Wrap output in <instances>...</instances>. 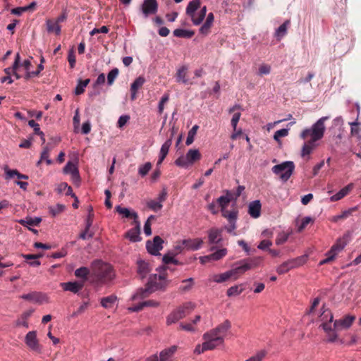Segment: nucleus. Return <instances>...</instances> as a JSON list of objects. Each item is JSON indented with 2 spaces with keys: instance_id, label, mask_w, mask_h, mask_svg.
<instances>
[{
  "instance_id": "nucleus-5",
  "label": "nucleus",
  "mask_w": 361,
  "mask_h": 361,
  "mask_svg": "<svg viewBox=\"0 0 361 361\" xmlns=\"http://www.w3.org/2000/svg\"><path fill=\"white\" fill-rule=\"evenodd\" d=\"M295 169V165L293 161H284L280 164L275 165L272 167V171L283 181H287Z\"/></svg>"
},
{
  "instance_id": "nucleus-41",
  "label": "nucleus",
  "mask_w": 361,
  "mask_h": 361,
  "mask_svg": "<svg viewBox=\"0 0 361 361\" xmlns=\"http://www.w3.org/2000/svg\"><path fill=\"white\" fill-rule=\"evenodd\" d=\"M89 274L90 269L85 267H82L75 271V276L78 278L83 279L84 281L87 279Z\"/></svg>"
},
{
  "instance_id": "nucleus-42",
  "label": "nucleus",
  "mask_w": 361,
  "mask_h": 361,
  "mask_svg": "<svg viewBox=\"0 0 361 361\" xmlns=\"http://www.w3.org/2000/svg\"><path fill=\"white\" fill-rule=\"evenodd\" d=\"M90 82V79H86L85 80H80L75 89V94L76 95L82 94L85 92V88L87 86Z\"/></svg>"
},
{
  "instance_id": "nucleus-21",
  "label": "nucleus",
  "mask_w": 361,
  "mask_h": 361,
  "mask_svg": "<svg viewBox=\"0 0 361 361\" xmlns=\"http://www.w3.org/2000/svg\"><path fill=\"white\" fill-rule=\"evenodd\" d=\"M136 226L130 229L126 233V237L128 238L132 242H138L141 240L140 237V222L135 223Z\"/></svg>"
},
{
  "instance_id": "nucleus-38",
  "label": "nucleus",
  "mask_w": 361,
  "mask_h": 361,
  "mask_svg": "<svg viewBox=\"0 0 361 361\" xmlns=\"http://www.w3.org/2000/svg\"><path fill=\"white\" fill-rule=\"evenodd\" d=\"M188 68L186 66H183L180 67L176 73V80L178 82H183L184 84L188 82V79L186 78Z\"/></svg>"
},
{
  "instance_id": "nucleus-30",
  "label": "nucleus",
  "mask_w": 361,
  "mask_h": 361,
  "mask_svg": "<svg viewBox=\"0 0 361 361\" xmlns=\"http://www.w3.org/2000/svg\"><path fill=\"white\" fill-rule=\"evenodd\" d=\"M243 261L247 266L246 268L248 270H250V269H255V268L257 267L258 266H259V264L263 261V258L261 257H253V258L245 259H243Z\"/></svg>"
},
{
  "instance_id": "nucleus-60",
  "label": "nucleus",
  "mask_w": 361,
  "mask_h": 361,
  "mask_svg": "<svg viewBox=\"0 0 361 361\" xmlns=\"http://www.w3.org/2000/svg\"><path fill=\"white\" fill-rule=\"evenodd\" d=\"M216 202L221 207V212L226 209L228 204L230 203L229 200L227 197H224V196L219 197Z\"/></svg>"
},
{
  "instance_id": "nucleus-39",
  "label": "nucleus",
  "mask_w": 361,
  "mask_h": 361,
  "mask_svg": "<svg viewBox=\"0 0 361 361\" xmlns=\"http://www.w3.org/2000/svg\"><path fill=\"white\" fill-rule=\"evenodd\" d=\"M244 290L243 284L231 286L227 290L226 294L228 297L240 295Z\"/></svg>"
},
{
  "instance_id": "nucleus-47",
  "label": "nucleus",
  "mask_w": 361,
  "mask_h": 361,
  "mask_svg": "<svg viewBox=\"0 0 361 361\" xmlns=\"http://www.w3.org/2000/svg\"><path fill=\"white\" fill-rule=\"evenodd\" d=\"M198 126L197 125H195L194 126H192V128L189 130L188 133V137H187V139H186V141H185V144L186 145L189 146L190 145L193 141H194V137H195V135H196L197 133V129H198Z\"/></svg>"
},
{
  "instance_id": "nucleus-34",
  "label": "nucleus",
  "mask_w": 361,
  "mask_h": 361,
  "mask_svg": "<svg viewBox=\"0 0 361 361\" xmlns=\"http://www.w3.org/2000/svg\"><path fill=\"white\" fill-rule=\"evenodd\" d=\"M200 7V0H192L191 1L186 8V13L191 16L192 15L196 13L197 9Z\"/></svg>"
},
{
  "instance_id": "nucleus-46",
  "label": "nucleus",
  "mask_w": 361,
  "mask_h": 361,
  "mask_svg": "<svg viewBox=\"0 0 361 361\" xmlns=\"http://www.w3.org/2000/svg\"><path fill=\"white\" fill-rule=\"evenodd\" d=\"M49 151L50 149L47 145L43 148V150L41 153L40 160L37 162V165H39L42 161H45L48 165L52 163V161L49 159Z\"/></svg>"
},
{
  "instance_id": "nucleus-50",
  "label": "nucleus",
  "mask_w": 361,
  "mask_h": 361,
  "mask_svg": "<svg viewBox=\"0 0 361 361\" xmlns=\"http://www.w3.org/2000/svg\"><path fill=\"white\" fill-rule=\"evenodd\" d=\"M66 207L61 204H57L55 207H50L49 208L50 214L53 216H56V215L63 212L65 209Z\"/></svg>"
},
{
  "instance_id": "nucleus-16",
  "label": "nucleus",
  "mask_w": 361,
  "mask_h": 361,
  "mask_svg": "<svg viewBox=\"0 0 361 361\" xmlns=\"http://www.w3.org/2000/svg\"><path fill=\"white\" fill-rule=\"evenodd\" d=\"M44 298L45 295L44 294L36 291L20 295V298L36 303H42L44 300Z\"/></svg>"
},
{
  "instance_id": "nucleus-8",
  "label": "nucleus",
  "mask_w": 361,
  "mask_h": 361,
  "mask_svg": "<svg viewBox=\"0 0 361 361\" xmlns=\"http://www.w3.org/2000/svg\"><path fill=\"white\" fill-rule=\"evenodd\" d=\"M25 343L27 346L32 351L37 353H42V346L40 345L37 338V332L35 331H29L25 337Z\"/></svg>"
},
{
  "instance_id": "nucleus-35",
  "label": "nucleus",
  "mask_w": 361,
  "mask_h": 361,
  "mask_svg": "<svg viewBox=\"0 0 361 361\" xmlns=\"http://www.w3.org/2000/svg\"><path fill=\"white\" fill-rule=\"evenodd\" d=\"M232 277L231 271H226L220 274H214L212 276V280L216 283H223Z\"/></svg>"
},
{
  "instance_id": "nucleus-7",
  "label": "nucleus",
  "mask_w": 361,
  "mask_h": 361,
  "mask_svg": "<svg viewBox=\"0 0 361 361\" xmlns=\"http://www.w3.org/2000/svg\"><path fill=\"white\" fill-rule=\"evenodd\" d=\"M203 338L204 340V349H207V350H211L216 348L218 345H221L224 339L222 338L220 336H216L211 331L205 333L203 335Z\"/></svg>"
},
{
  "instance_id": "nucleus-11",
  "label": "nucleus",
  "mask_w": 361,
  "mask_h": 361,
  "mask_svg": "<svg viewBox=\"0 0 361 361\" xmlns=\"http://www.w3.org/2000/svg\"><path fill=\"white\" fill-rule=\"evenodd\" d=\"M344 247H345V245L342 244L340 240L338 241L335 245H334L331 247L330 250L328 251V252L326 253V256H327L326 258L322 260L319 262V264L322 265V264H327V263L332 262L335 259L337 254L339 252H341L344 248Z\"/></svg>"
},
{
  "instance_id": "nucleus-44",
  "label": "nucleus",
  "mask_w": 361,
  "mask_h": 361,
  "mask_svg": "<svg viewBox=\"0 0 361 361\" xmlns=\"http://www.w3.org/2000/svg\"><path fill=\"white\" fill-rule=\"evenodd\" d=\"M245 267H247L245 263L244 262L243 260H241L239 262L238 267L230 270L231 272L232 273V276H234L238 274H242L245 273V271H248V269Z\"/></svg>"
},
{
  "instance_id": "nucleus-51",
  "label": "nucleus",
  "mask_w": 361,
  "mask_h": 361,
  "mask_svg": "<svg viewBox=\"0 0 361 361\" xmlns=\"http://www.w3.org/2000/svg\"><path fill=\"white\" fill-rule=\"evenodd\" d=\"M147 205L148 208L154 212H158L161 210L163 207L162 204H161L159 201L156 200H149L147 202Z\"/></svg>"
},
{
  "instance_id": "nucleus-31",
  "label": "nucleus",
  "mask_w": 361,
  "mask_h": 361,
  "mask_svg": "<svg viewBox=\"0 0 361 361\" xmlns=\"http://www.w3.org/2000/svg\"><path fill=\"white\" fill-rule=\"evenodd\" d=\"M307 260V256L302 255L295 259L288 260L289 267L290 269L299 267L303 265Z\"/></svg>"
},
{
  "instance_id": "nucleus-10",
  "label": "nucleus",
  "mask_w": 361,
  "mask_h": 361,
  "mask_svg": "<svg viewBox=\"0 0 361 361\" xmlns=\"http://www.w3.org/2000/svg\"><path fill=\"white\" fill-rule=\"evenodd\" d=\"M142 12L145 18L156 14L158 11L157 0H145L142 4Z\"/></svg>"
},
{
  "instance_id": "nucleus-54",
  "label": "nucleus",
  "mask_w": 361,
  "mask_h": 361,
  "mask_svg": "<svg viewBox=\"0 0 361 361\" xmlns=\"http://www.w3.org/2000/svg\"><path fill=\"white\" fill-rule=\"evenodd\" d=\"M227 253V250L225 248L218 250L217 251L213 252L210 255V257H212V260H219L220 259L223 258L224 256H226Z\"/></svg>"
},
{
  "instance_id": "nucleus-48",
  "label": "nucleus",
  "mask_w": 361,
  "mask_h": 361,
  "mask_svg": "<svg viewBox=\"0 0 361 361\" xmlns=\"http://www.w3.org/2000/svg\"><path fill=\"white\" fill-rule=\"evenodd\" d=\"M41 221L40 218H26L25 219H21L19 222L21 225L25 226V225H30V226H38L39 224Z\"/></svg>"
},
{
  "instance_id": "nucleus-33",
  "label": "nucleus",
  "mask_w": 361,
  "mask_h": 361,
  "mask_svg": "<svg viewBox=\"0 0 361 361\" xmlns=\"http://www.w3.org/2000/svg\"><path fill=\"white\" fill-rule=\"evenodd\" d=\"M5 173H6V178H12L15 176H16L18 179H25V180L28 179V176L20 173L16 169H9L6 167L5 169Z\"/></svg>"
},
{
  "instance_id": "nucleus-12",
  "label": "nucleus",
  "mask_w": 361,
  "mask_h": 361,
  "mask_svg": "<svg viewBox=\"0 0 361 361\" xmlns=\"http://www.w3.org/2000/svg\"><path fill=\"white\" fill-rule=\"evenodd\" d=\"M355 317L347 315L343 319H337L334 322V328L335 330L348 329L353 324Z\"/></svg>"
},
{
  "instance_id": "nucleus-4",
  "label": "nucleus",
  "mask_w": 361,
  "mask_h": 361,
  "mask_svg": "<svg viewBox=\"0 0 361 361\" xmlns=\"http://www.w3.org/2000/svg\"><path fill=\"white\" fill-rule=\"evenodd\" d=\"M195 304L192 302H186L178 309L172 312L166 318V324L171 325L176 323L180 319L184 318L195 309Z\"/></svg>"
},
{
  "instance_id": "nucleus-40",
  "label": "nucleus",
  "mask_w": 361,
  "mask_h": 361,
  "mask_svg": "<svg viewBox=\"0 0 361 361\" xmlns=\"http://www.w3.org/2000/svg\"><path fill=\"white\" fill-rule=\"evenodd\" d=\"M176 255H173V252H169L164 255L162 258L163 263L164 265H169V264H173L176 265L181 264L180 262H178L177 259L174 258V256Z\"/></svg>"
},
{
  "instance_id": "nucleus-6",
  "label": "nucleus",
  "mask_w": 361,
  "mask_h": 361,
  "mask_svg": "<svg viewBox=\"0 0 361 361\" xmlns=\"http://www.w3.org/2000/svg\"><path fill=\"white\" fill-rule=\"evenodd\" d=\"M201 154L198 149H190L186 153L185 156L178 157L176 161V165L180 167H187L189 164H192L194 162L201 159Z\"/></svg>"
},
{
  "instance_id": "nucleus-63",
  "label": "nucleus",
  "mask_w": 361,
  "mask_h": 361,
  "mask_svg": "<svg viewBox=\"0 0 361 361\" xmlns=\"http://www.w3.org/2000/svg\"><path fill=\"white\" fill-rule=\"evenodd\" d=\"M290 270L288 262H284L276 269V271L279 274H284Z\"/></svg>"
},
{
  "instance_id": "nucleus-3",
  "label": "nucleus",
  "mask_w": 361,
  "mask_h": 361,
  "mask_svg": "<svg viewBox=\"0 0 361 361\" xmlns=\"http://www.w3.org/2000/svg\"><path fill=\"white\" fill-rule=\"evenodd\" d=\"M92 274L97 281L107 283L115 278V271L112 266L100 260L94 261L91 265Z\"/></svg>"
},
{
  "instance_id": "nucleus-52",
  "label": "nucleus",
  "mask_w": 361,
  "mask_h": 361,
  "mask_svg": "<svg viewBox=\"0 0 361 361\" xmlns=\"http://www.w3.org/2000/svg\"><path fill=\"white\" fill-rule=\"evenodd\" d=\"M152 169V164L146 162L145 164L141 165L138 169V173L142 176H145Z\"/></svg>"
},
{
  "instance_id": "nucleus-19",
  "label": "nucleus",
  "mask_w": 361,
  "mask_h": 361,
  "mask_svg": "<svg viewBox=\"0 0 361 361\" xmlns=\"http://www.w3.org/2000/svg\"><path fill=\"white\" fill-rule=\"evenodd\" d=\"M61 287L64 290L71 291L73 293H77L80 290H81L83 287V282H67V283H61Z\"/></svg>"
},
{
  "instance_id": "nucleus-24",
  "label": "nucleus",
  "mask_w": 361,
  "mask_h": 361,
  "mask_svg": "<svg viewBox=\"0 0 361 361\" xmlns=\"http://www.w3.org/2000/svg\"><path fill=\"white\" fill-rule=\"evenodd\" d=\"M171 143H172V138L171 137V138L168 139L162 145L161 149H160V154H159V160L157 161V165L161 164L162 163V161H164V159H165V157H166V155L168 154L169 148L171 145Z\"/></svg>"
},
{
  "instance_id": "nucleus-14",
  "label": "nucleus",
  "mask_w": 361,
  "mask_h": 361,
  "mask_svg": "<svg viewBox=\"0 0 361 361\" xmlns=\"http://www.w3.org/2000/svg\"><path fill=\"white\" fill-rule=\"evenodd\" d=\"M223 230L218 228H212L208 231V243L209 244H217L222 240Z\"/></svg>"
},
{
  "instance_id": "nucleus-64",
  "label": "nucleus",
  "mask_w": 361,
  "mask_h": 361,
  "mask_svg": "<svg viewBox=\"0 0 361 361\" xmlns=\"http://www.w3.org/2000/svg\"><path fill=\"white\" fill-rule=\"evenodd\" d=\"M271 72V66L268 64H262L259 66L258 74L259 75H268Z\"/></svg>"
},
{
  "instance_id": "nucleus-25",
  "label": "nucleus",
  "mask_w": 361,
  "mask_h": 361,
  "mask_svg": "<svg viewBox=\"0 0 361 361\" xmlns=\"http://www.w3.org/2000/svg\"><path fill=\"white\" fill-rule=\"evenodd\" d=\"M353 183L348 184V185H346L345 187L342 188L336 194L331 196L330 197V200L331 202H336V201L341 200L342 198H343L345 196H346L349 193V192L353 189Z\"/></svg>"
},
{
  "instance_id": "nucleus-2",
  "label": "nucleus",
  "mask_w": 361,
  "mask_h": 361,
  "mask_svg": "<svg viewBox=\"0 0 361 361\" xmlns=\"http://www.w3.org/2000/svg\"><path fill=\"white\" fill-rule=\"evenodd\" d=\"M166 269H169V267L160 268V270L157 269L159 274L151 275L145 287L138 289L136 293L133 295L132 299L133 300L142 299L148 297L156 290H164L169 284V281L166 279Z\"/></svg>"
},
{
  "instance_id": "nucleus-49",
  "label": "nucleus",
  "mask_w": 361,
  "mask_h": 361,
  "mask_svg": "<svg viewBox=\"0 0 361 361\" xmlns=\"http://www.w3.org/2000/svg\"><path fill=\"white\" fill-rule=\"evenodd\" d=\"M119 71L117 68H113L107 75V83L112 85L115 79L118 77Z\"/></svg>"
},
{
  "instance_id": "nucleus-26",
  "label": "nucleus",
  "mask_w": 361,
  "mask_h": 361,
  "mask_svg": "<svg viewBox=\"0 0 361 361\" xmlns=\"http://www.w3.org/2000/svg\"><path fill=\"white\" fill-rule=\"evenodd\" d=\"M150 271L149 263L142 260L137 262V273L142 279L146 277Z\"/></svg>"
},
{
  "instance_id": "nucleus-20",
  "label": "nucleus",
  "mask_w": 361,
  "mask_h": 361,
  "mask_svg": "<svg viewBox=\"0 0 361 361\" xmlns=\"http://www.w3.org/2000/svg\"><path fill=\"white\" fill-rule=\"evenodd\" d=\"M262 204L259 200H255L249 204L248 213L253 218H258L261 214Z\"/></svg>"
},
{
  "instance_id": "nucleus-13",
  "label": "nucleus",
  "mask_w": 361,
  "mask_h": 361,
  "mask_svg": "<svg viewBox=\"0 0 361 361\" xmlns=\"http://www.w3.org/2000/svg\"><path fill=\"white\" fill-rule=\"evenodd\" d=\"M204 243L202 238H188L182 240V244H185L187 250H197L200 249Z\"/></svg>"
},
{
  "instance_id": "nucleus-17",
  "label": "nucleus",
  "mask_w": 361,
  "mask_h": 361,
  "mask_svg": "<svg viewBox=\"0 0 361 361\" xmlns=\"http://www.w3.org/2000/svg\"><path fill=\"white\" fill-rule=\"evenodd\" d=\"M145 79L142 76H139L135 81L131 84L130 86V98L132 100H135L137 97V90L144 85Z\"/></svg>"
},
{
  "instance_id": "nucleus-22",
  "label": "nucleus",
  "mask_w": 361,
  "mask_h": 361,
  "mask_svg": "<svg viewBox=\"0 0 361 361\" xmlns=\"http://www.w3.org/2000/svg\"><path fill=\"white\" fill-rule=\"evenodd\" d=\"M116 210L119 214L123 215V217L133 219L135 223H137L138 216L136 212H131L129 209L121 207V206H117Z\"/></svg>"
},
{
  "instance_id": "nucleus-53",
  "label": "nucleus",
  "mask_w": 361,
  "mask_h": 361,
  "mask_svg": "<svg viewBox=\"0 0 361 361\" xmlns=\"http://www.w3.org/2000/svg\"><path fill=\"white\" fill-rule=\"evenodd\" d=\"M351 126L350 134L353 136H357L358 139L361 138V135H360V128H359V123L356 121L351 122L349 123Z\"/></svg>"
},
{
  "instance_id": "nucleus-37",
  "label": "nucleus",
  "mask_w": 361,
  "mask_h": 361,
  "mask_svg": "<svg viewBox=\"0 0 361 361\" xmlns=\"http://www.w3.org/2000/svg\"><path fill=\"white\" fill-rule=\"evenodd\" d=\"M173 33L176 37L187 39L191 38L195 35V32L193 30H187L183 29H176Z\"/></svg>"
},
{
  "instance_id": "nucleus-59",
  "label": "nucleus",
  "mask_w": 361,
  "mask_h": 361,
  "mask_svg": "<svg viewBox=\"0 0 361 361\" xmlns=\"http://www.w3.org/2000/svg\"><path fill=\"white\" fill-rule=\"evenodd\" d=\"M44 69V66L42 64H39L37 67V71H27V73L25 75V80H29L30 78L37 76L39 75L40 72Z\"/></svg>"
},
{
  "instance_id": "nucleus-28",
  "label": "nucleus",
  "mask_w": 361,
  "mask_h": 361,
  "mask_svg": "<svg viewBox=\"0 0 361 361\" xmlns=\"http://www.w3.org/2000/svg\"><path fill=\"white\" fill-rule=\"evenodd\" d=\"M207 13V7L203 6L200 11L190 16L194 25H200L204 20Z\"/></svg>"
},
{
  "instance_id": "nucleus-43",
  "label": "nucleus",
  "mask_w": 361,
  "mask_h": 361,
  "mask_svg": "<svg viewBox=\"0 0 361 361\" xmlns=\"http://www.w3.org/2000/svg\"><path fill=\"white\" fill-rule=\"evenodd\" d=\"M47 31L49 32H55L56 34L59 35L61 32V27L59 25V23L56 21L54 22L51 20H47Z\"/></svg>"
},
{
  "instance_id": "nucleus-29",
  "label": "nucleus",
  "mask_w": 361,
  "mask_h": 361,
  "mask_svg": "<svg viewBox=\"0 0 361 361\" xmlns=\"http://www.w3.org/2000/svg\"><path fill=\"white\" fill-rule=\"evenodd\" d=\"M118 298L116 295H111L101 299V305L106 309H109L114 307V304L117 302Z\"/></svg>"
},
{
  "instance_id": "nucleus-45",
  "label": "nucleus",
  "mask_w": 361,
  "mask_h": 361,
  "mask_svg": "<svg viewBox=\"0 0 361 361\" xmlns=\"http://www.w3.org/2000/svg\"><path fill=\"white\" fill-rule=\"evenodd\" d=\"M20 59V54L18 53H17L16 55L15 61H14L12 67L6 68L4 69V72L7 75L11 76V75L13 74L14 70L18 69V68L19 67Z\"/></svg>"
},
{
  "instance_id": "nucleus-56",
  "label": "nucleus",
  "mask_w": 361,
  "mask_h": 361,
  "mask_svg": "<svg viewBox=\"0 0 361 361\" xmlns=\"http://www.w3.org/2000/svg\"><path fill=\"white\" fill-rule=\"evenodd\" d=\"M77 171H78V169L71 161H68L63 168V172L65 173H70L71 175L74 172L76 173Z\"/></svg>"
},
{
  "instance_id": "nucleus-58",
  "label": "nucleus",
  "mask_w": 361,
  "mask_h": 361,
  "mask_svg": "<svg viewBox=\"0 0 361 361\" xmlns=\"http://www.w3.org/2000/svg\"><path fill=\"white\" fill-rule=\"evenodd\" d=\"M288 135V129L283 128L275 132L274 135V139L279 142L280 138L286 137Z\"/></svg>"
},
{
  "instance_id": "nucleus-9",
  "label": "nucleus",
  "mask_w": 361,
  "mask_h": 361,
  "mask_svg": "<svg viewBox=\"0 0 361 361\" xmlns=\"http://www.w3.org/2000/svg\"><path fill=\"white\" fill-rule=\"evenodd\" d=\"M163 243L164 240L160 236L157 235L154 238L153 241H147L146 248L151 255H160L159 251L163 248Z\"/></svg>"
},
{
  "instance_id": "nucleus-27",
  "label": "nucleus",
  "mask_w": 361,
  "mask_h": 361,
  "mask_svg": "<svg viewBox=\"0 0 361 361\" xmlns=\"http://www.w3.org/2000/svg\"><path fill=\"white\" fill-rule=\"evenodd\" d=\"M221 214L228 220V222H235L238 214V210L236 207H233L231 210H228L226 209L221 211Z\"/></svg>"
},
{
  "instance_id": "nucleus-62",
  "label": "nucleus",
  "mask_w": 361,
  "mask_h": 361,
  "mask_svg": "<svg viewBox=\"0 0 361 361\" xmlns=\"http://www.w3.org/2000/svg\"><path fill=\"white\" fill-rule=\"evenodd\" d=\"M28 125L33 128L34 133L38 135H43V132L40 130L39 125L34 120H30L28 121Z\"/></svg>"
},
{
  "instance_id": "nucleus-55",
  "label": "nucleus",
  "mask_w": 361,
  "mask_h": 361,
  "mask_svg": "<svg viewBox=\"0 0 361 361\" xmlns=\"http://www.w3.org/2000/svg\"><path fill=\"white\" fill-rule=\"evenodd\" d=\"M169 100V94L168 93L164 94L161 100L159 102L158 111L159 114H161L164 109V104Z\"/></svg>"
},
{
  "instance_id": "nucleus-1",
  "label": "nucleus",
  "mask_w": 361,
  "mask_h": 361,
  "mask_svg": "<svg viewBox=\"0 0 361 361\" xmlns=\"http://www.w3.org/2000/svg\"><path fill=\"white\" fill-rule=\"evenodd\" d=\"M328 119V116H323L311 128H305L301 132L300 135L301 139L305 140L308 137H310V139L306 141L302 146L301 153L302 157L309 155L316 147L315 142L323 137L326 129L324 123Z\"/></svg>"
},
{
  "instance_id": "nucleus-23",
  "label": "nucleus",
  "mask_w": 361,
  "mask_h": 361,
  "mask_svg": "<svg viewBox=\"0 0 361 361\" xmlns=\"http://www.w3.org/2000/svg\"><path fill=\"white\" fill-rule=\"evenodd\" d=\"M176 345H172L169 348L164 349L160 352L159 361H170L171 358L173 356L177 350Z\"/></svg>"
},
{
  "instance_id": "nucleus-57",
  "label": "nucleus",
  "mask_w": 361,
  "mask_h": 361,
  "mask_svg": "<svg viewBox=\"0 0 361 361\" xmlns=\"http://www.w3.org/2000/svg\"><path fill=\"white\" fill-rule=\"evenodd\" d=\"M93 219H94V212L93 208L92 207H90L88 209V215L86 219V226L87 230H90V227L92 225L93 223Z\"/></svg>"
},
{
  "instance_id": "nucleus-32",
  "label": "nucleus",
  "mask_w": 361,
  "mask_h": 361,
  "mask_svg": "<svg viewBox=\"0 0 361 361\" xmlns=\"http://www.w3.org/2000/svg\"><path fill=\"white\" fill-rule=\"evenodd\" d=\"M290 24V20H286L282 25H281L278 29L276 30L275 36L277 37L279 40H280L283 37H284L287 33L288 27Z\"/></svg>"
},
{
  "instance_id": "nucleus-18",
  "label": "nucleus",
  "mask_w": 361,
  "mask_h": 361,
  "mask_svg": "<svg viewBox=\"0 0 361 361\" xmlns=\"http://www.w3.org/2000/svg\"><path fill=\"white\" fill-rule=\"evenodd\" d=\"M231 324L230 321L225 320L222 324L217 326L215 329L211 330L212 333L220 336L222 338H224L226 332L231 329Z\"/></svg>"
},
{
  "instance_id": "nucleus-15",
  "label": "nucleus",
  "mask_w": 361,
  "mask_h": 361,
  "mask_svg": "<svg viewBox=\"0 0 361 361\" xmlns=\"http://www.w3.org/2000/svg\"><path fill=\"white\" fill-rule=\"evenodd\" d=\"M322 320L323 323L322 324V329L324 330L326 333H329L333 331V329L331 326V322H333L334 316L331 311L329 310H324L322 313Z\"/></svg>"
},
{
  "instance_id": "nucleus-61",
  "label": "nucleus",
  "mask_w": 361,
  "mask_h": 361,
  "mask_svg": "<svg viewBox=\"0 0 361 361\" xmlns=\"http://www.w3.org/2000/svg\"><path fill=\"white\" fill-rule=\"evenodd\" d=\"M314 220L310 216H306L302 219L301 224L298 226V231L301 232L302 231L306 226L310 224L313 222Z\"/></svg>"
},
{
  "instance_id": "nucleus-36",
  "label": "nucleus",
  "mask_w": 361,
  "mask_h": 361,
  "mask_svg": "<svg viewBox=\"0 0 361 361\" xmlns=\"http://www.w3.org/2000/svg\"><path fill=\"white\" fill-rule=\"evenodd\" d=\"M33 312V310H27L22 314L20 318L17 320L16 324L17 326H23L26 328H28V318L32 315Z\"/></svg>"
}]
</instances>
